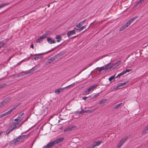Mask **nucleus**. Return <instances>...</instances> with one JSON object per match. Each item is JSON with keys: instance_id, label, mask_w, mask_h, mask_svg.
<instances>
[{"instance_id": "35", "label": "nucleus", "mask_w": 148, "mask_h": 148, "mask_svg": "<svg viewBox=\"0 0 148 148\" xmlns=\"http://www.w3.org/2000/svg\"><path fill=\"white\" fill-rule=\"evenodd\" d=\"M89 91L88 90V89H87L84 92V95H88L89 93Z\"/></svg>"}, {"instance_id": "15", "label": "nucleus", "mask_w": 148, "mask_h": 148, "mask_svg": "<svg viewBox=\"0 0 148 148\" xmlns=\"http://www.w3.org/2000/svg\"><path fill=\"white\" fill-rule=\"evenodd\" d=\"M64 91L63 88H59L56 90L55 92L56 94H59L60 92H62Z\"/></svg>"}, {"instance_id": "9", "label": "nucleus", "mask_w": 148, "mask_h": 148, "mask_svg": "<svg viewBox=\"0 0 148 148\" xmlns=\"http://www.w3.org/2000/svg\"><path fill=\"white\" fill-rule=\"evenodd\" d=\"M121 61H119L115 63L114 64H112V68L113 69L116 68L119 65L121 64Z\"/></svg>"}, {"instance_id": "50", "label": "nucleus", "mask_w": 148, "mask_h": 148, "mask_svg": "<svg viewBox=\"0 0 148 148\" xmlns=\"http://www.w3.org/2000/svg\"><path fill=\"white\" fill-rule=\"evenodd\" d=\"M3 117H4L3 114L0 115V119L2 118Z\"/></svg>"}, {"instance_id": "34", "label": "nucleus", "mask_w": 148, "mask_h": 148, "mask_svg": "<svg viewBox=\"0 0 148 148\" xmlns=\"http://www.w3.org/2000/svg\"><path fill=\"white\" fill-rule=\"evenodd\" d=\"M105 67H104V66H102L101 67L99 70V72H101V71H102L103 70H105Z\"/></svg>"}, {"instance_id": "1", "label": "nucleus", "mask_w": 148, "mask_h": 148, "mask_svg": "<svg viewBox=\"0 0 148 148\" xmlns=\"http://www.w3.org/2000/svg\"><path fill=\"white\" fill-rule=\"evenodd\" d=\"M27 119H26L25 121L21 123L18 122H13L12 123H10L9 125V127L13 130L16 128H18L20 125L24 123Z\"/></svg>"}, {"instance_id": "47", "label": "nucleus", "mask_w": 148, "mask_h": 148, "mask_svg": "<svg viewBox=\"0 0 148 148\" xmlns=\"http://www.w3.org/2000/svg\"><path fill=\"white\" fill-rule=\"evenodd\" d=\"M125 73H126L125 72V71H124L122 73H121V75H123L125 74Z\"/></svg>"}, {"instance_id": "42", "label": "nucleus", "mask_w": 148, "mask_h": 148, "mask_svg": "<svg viewBox=\"0 0 148 148\" xmlns=\"http://www.w3.org/2000/svg\"><path fill=\"white\" fill-rule=\"evenodd\" d=\"M144 0H139V1L137 2V4L139 5Z\"/></svg>"}, {"instance_id": "60", "label": "nucleus", "mask_w": 148, "mask_h": 148, "mask_svg": "<svg viewBox=\"0 0 148 148\" xmlns=\"http://www.w3.org/2000/svg\"><path fill=\"white\" fill-rule=\"evenodd\" d=\"M39 54H36L35 55H39Z\"/></svg>"}, {"instance_id": "38", "label": "nucleus", "mask_w": 148, "mask_h": 148, "mask_svg": "<svg viewBox=\"0 0 148 148\" xmlns=\"http://www.w3.org/2000/svg\"><path fill=\"white\" fill-rule=\"evenodd\" d=\"M41 57L40 56H36L34 58V59L35 60H37L39 59H40Z\"/></svg>"}, {"instance_id": "20", "label": "nucleus", "mask_w": 148, "mask_h": 148, "mask_svg": "<svg viewBox=\"0 0 148 148\" xmlns=\"http://www.w3.org/2000/svg\"><path fill=\"white\" fill-rule=\"evenodd\" d=\"M6 45L7 44L3 41L0 42V48L6 46Z\"/></svg>"}, {"instance_id": "40", "label": "nucleus", "mask_w": 148, "mask_h": 148, "mask_svg": "<svg viewBox=\"0 0 148 148\" xmlns=\"http://www.w3.org/2000/svg\"><path fill=\"white\" fill-rule=\"evenodd\" d=\"M114 77V76L113 75L111 76L109 78V80L110 81H111L112 79H113Z\"/></svg>"}, {"instance_id": "49", "label": "nucleus", "mask_w": 148, "mask_h": 148, "mask_svg": "<svg viewBox=\"0 0 148 148\" xmlns=\"http://www.w3.org/2000/svg\"><path fill=\"white\" fill-rule=\"evenodd\" d=\"M29 59V58H25L24 59V60H28ZM24 60H22L21 61V62H22L23 61H24Z\"/></svg>"}, {"instance_id": "19", "label": "nucleus", "mask_w": 148, "mask_h": 148, "mask_svg": "<svg viewBox=\"0 0 148 148\" xmlns=\"http://www.w3.org/2000/svg\"><path fill=\"white\" fill-rule=\"evenodd\" d=\"M96 87V86L95 85H93L91 86L90 88L88 89V90L90 92V91H92L94 89H95Z\"/></svg>"}, {"instance_id": "25", "label": "nucleus", "mask_w": 148, "mask_h": 148, "mask_svg": "<svg viewBox=\"0 0 148 148\" xmlns=\"http://www.w3.org/2000/svg\"><path fill=\"white\" fill-rule=\"evenodd\" d=\"M99 95V93H97L96 95H94L93 96H89V97H90L91 99H94V98H96Z\"/></svg>"}, {"instance_id": "52", "label": "nucleus", "mask_w": 148, "mask_h": 148, "mask_svg": "<svg viewBox=\"0 0 148 148\" xmlns=\"http://www.w3.org/2000/svg\"><path fill=\"white\" fill-rule=\"evenodd\" d=\"M121 75V73L119 74L116 76V77H119Z\"/></svg>"}, {"instance_id": "41", "label": "nucleus", "mask_w": 148, "mask_h": 148, "mask_svg": "<svg viewBox=\"0 0 148 148\" xmlns=\"http://www.w3.org/2000/svg\"><path fill=\"white\" fill-rule=\"evenodd\" d=\"M81 112H82V114L85 113V112H87L88 111L84 110L83 109L82 110H81L80 111Z\"/></svg>"}, {"instance_id": "5", "label": "nucleus", "mask_w": 148, "mask_h": 148, "mask_svg": "<svg viewBox=\"0 0 148 148\" xmlns=\"http://www.w3.org/2000/svg\"><path fill=\"white\" fill-rule=\"evenodd\" d=\"M55 145L56 144L53 140L52 142H50L47 145L44 146L42 148H49Z\"/></svg>"}, {"instance_id": "7", "label": "nucleus", "mask_w": 148, "mask_h": 148, "mask_svg": "<svg viewBox=\"0 0 148 148\" xmlns=\"http://www.w3.org/2000/svg\"><path fill=\"white\" fill-rule=\"evenodd\" d=\"M15 108L16 107H13L9 110L7 112L4 114H3L4 116H7L8 114H10L14 110Z\"/></svg>"}, {"instance_id": "11", "label": "nucleus", "mask_w": 148, "mask_h": 148, "mask_svg": "<svg viewBox=\"0 0 148 148\" xmlns=\"http://www.w3.org/2000/svg\"><path fill=\"white\" fill-rule=\"evenodd\" d=\"M76 127L74 126H73L71 127H69L66 128L64 130V132H70L73 129L75 128Z\"/></svg>"}, {"instance_id": "53", "label": "nucleus", "mask_w": 148, "mask_h": 148, "mask_svg": "<svg viewBox=\"0 0 148 148\" xmlns=\"http://www.w3.org/2000/svg\"><path fill=\"white\" fill-rule=\"evenodd\" d=\"M87 110L88 111V112H89L90 113L92 112V110Z\"/></svg>"}, {"instance_id": "51", "label": "nucleus", "mask_w": 148, "mask_h": 148, "mask_svg": "<svg viewBox=\"0 0 148 148\" xmlns=\"http://www.w3.org/2000/svg\"><path fill=\"white\" fill-rule=\"evenodd\" d=\"M30 47L33 49L34 48V45L33 44H32L30 46Z\"/></svg>"}, {"instance_id": "46", "label": "nucleus", "mask_w": 148, "mask_h": 148, "mask_svg": "<svg viewBox=\"0 0 148 148\" xmlns=\"http://www.w3.org/2000/svg\"><path fill=\"white\" fill-rule=\"evenodd\" d=\"M125 73H126L125 72V71H124L122 73H121V75H123L125 74Z\"/></svg>"}, {"instance_id": "10", "label": "nucleus", "mask_w": 148, "mask_h": 148, "mask_svg": "<svg viewBox=\"0 0 148 148\" xmlns=\"http://www.w3.org/2000/svg\"><path fill=\"white\" fill-rule=\"evenodd\" d=\"M47 40L48 43L50 44L56 43L54 40L51 38H47Z\"/></svg>"}, {"instance_id": "18", "label": "nucleus", "mask_w": 148, "mask_h": 148, "mask_svg": "<svg viewBox=\"0 0 148 148\" xmlns=\"http://www.w3.org/2000/svg\"><path fill=\"white\" fill-rule=\"evenodd\" d=\"M137 18V16H135V17H133L132 18L129 20L127 22L129 23V24L130 25L131 23H132Z\"/></svg>"}, {"instance_id": "56", "label": "nucleus", "mask_w": 148, "mask_h": 148, "mask_svg": "<svg viewBox=\"0 0 148 148\" xmlns=\"http://www.w3.org/2000/svg\"><path fill=\"white\" fill-rule=\"evenodd\" d=\"M95 110H96V109H94L92 110V111L93 112V111H95Z\"/></svg>"}, {"instance_id": "32", "label": "nucleus", "mask_w": 148, "mask_h": 148, "mask_svg": "<svg viewBox=\"0 0 148 148\" xmlns=\"http://www.w3.org/2000/svg\"><path fill=\"white\" fill-rule=\"evenodd\" d=\"M9 3H5L3 4H2L0 5V9L1 8H3L4 6L7 5H8Z\"/></svg>"}, {"instance_id": "39", "label": "nucleus", "mask_w": 148, "mask_h": 148, "mask_svg": "<svg viewBox=\"0 0 148 148\" xmlns=\"http://www.w3.org/2000/svg\"><path fill=\"white\" fill-rule=\"evenodd\" d=\"M31 73L30 70L26 72L24 74V75H27L29 74H30Z\"/></svg>"}, {"instance_id": "29", "label": "nucleus", "mask_w": 148, "mask_h": 148, "mask_svg": "<svg viewBox=\"0 0 148 148\" xmlns=\"http://www.w3.org/2000/svg\"><path fill=\"white\" fill-rule=\"evenodd\" d=\"M84 24L82 22V21L78 23L76 25V26L78 28H80V26L83 25Z\"/></svg>"}, {"instance_id": "13", "label": "nucleus", "mask_w": 148, "mask_h": 148, "mask_svg": "<svg viewBox=\"0 0 148 148\" xmlns=\"http://www.w3.org/2000/svg\"><path fill=\"white\" fill-rule=\"evenodd\" d=\"M24 114V113H22L21 114L19 115L17 118L15 119L14 121H20L22 119V116Z\"/></svg>"}, {"instance_id": "57", "label": "nucleus", "mask_w": 148, "mask_h": 148, "mask_svg": "<svg viewBox=\"0 0 148 148\" xmlns=\"http://www.w3.org/2000/svg\"><path fill=\"white\" fill-rule=\"evenodd\" d=\"M11 58L10 57V58L8 59V60H10Z\"/></svg>"}, {"instance_id": "36", "label": "nucleus", "mask_w": 148, "mask_h": 148, "mask_svg": "<svg viewBox=\"0 0 148 148\" xmlns=\"http://www.w3.org/2000/svg\"><path fill=\"white\" fill-rule=\"evenodd\" d=\"M95 147L94 143L90 145L89 148H94Z\"/></svg>"}, {"instance_id": "3", "label": "nucleus", "mask_w": 148, "mask_h": 148, "mask_svg": "<svg viewBox=\"0 0 148 148\" xmlns=\"http://www.w3.org/2000/svg\"><path fill=\"white\" fill-rule=\"evenodd\" d=\"M11 99L10 98H7L5 99L0 104V107H2L5 104L8 103L10 100Z\"/></svg>"}, {"instance_id": "21", "label": "nucleus", "mask_w": 148, "mask_h": 148, "mask_svg": "<svg viewBox=\"0 0 148 148\" xmlns=\"http://www.w3.org/2000/svg\"><path fill=\"white\" fill-rule=\"evenodd\" d=\"M102 143V142L101 141H98L97 142H94L93 143L94 144L95 146L99 145Z\"/></svg>"}, {"instance_id": "37", "label": "nucleus", "mask_w": 148, "mask_h": 148, "mask_svg": "<svg viewBox=\"0 0 148 148\" xmlns=\"http://www.w3.org/2000/svg\"><path fill=\"white\" fill-rule=\"evenodd\" d=\"M74 83H73V84H71L70 85H69L68 86H66V87H65L63 88L64 89L65 88H69L70 86H73V85H74Z\"/></svg>"}, {"instance_id": "28", "label": "nucleus", "mask_w": 148, "mask_h": 148, "mask_svg": "<svg viewBox=\"0 0 148 148\" xmlns=\"http://www.w3.org/2000/svg\"><path fill=\"white\" fill-rule=\"evenodd\" d=\"M127 27L126 26V25H124L121 27L119 29V31H122L125 29Z\"/></svg>"}, {"instance_id": "23", "label": "nucleus", "mask_w": 148, "mask_h": 148, "mask_svg": "<svg viewBox=\"0 0 148 148\" xmlns=\"http://www.w3.org/2000/svg\"><path fill=\"white\" fill-rule=\"evenodd\" d=\"M55 59L54 57H53L51 58L50 59L48 60V62H47V63H50L52 62L53 61L55 60Z\"/></svg>"}, {"instance_id": "48", "label": "nucleus", "mask_w": 148, "mask_h": 148, "mask_svg": "<svg viewBox=\"0 0 148 148\" xmlns=\"http://www.w3.org/2000/svg\"><path fill=\"white\" fill-rule=\"evenodd\" d=\"M88 98V97H83L82 99H84V100L86 101V99Z\"/></svg>"}, {"instance_id": "6", "label": "nucleus", "mask_w": 148, "mask_h": 148, "mask_svg": "<svg viewBox=\"0 0 148 148\" xmlns=\"http://www.w3.org/2000/svg\"><path fill=\"white\" fill-rule=\"evenodd\" d=\"M46 37V35L45 34H43L42 36H40L36 40L37 42L39 43L42 42L43 39L45 38Z\"/></svg>"}, {"instance_id": "45", "label": "nucleus", "mask_w": 148, "mask_h": 148, "mask_svg": "<svg viewBox=\"0 0 148 148\" xmlns=\"http://www.w3.org/2000/svg\"><path fill=\"white\" fill-rule=\"evenodd\" d=\"M125 25H126V26L127 27H128V26H129L130 25L129 23H128L127 22Z\"/></svg>"}, {"instance_id": "43", "label": "nucleus", "mask_w": 148, "mask_h": 148, "mask_svg": "<svg viewBox=\"0 0 148 148\" xmlns=\"http://www.w3.org/2000/svg\"><path fill=\"white\" fill-rule=\"evenodd\" d=\"M132 70V69H126L125 71V72L126 73L127 72H130V71H131Z\"/></svg>"}, {"instance_id": "33", "label": "nucleus", "mask_w": 148, "mask_h": 148, "mask_svg": "<svg viewBox=\"0 0 148 148\" xmlns=\"http://www.w3.org/2000/svg\"><path fill=\"white\" fill-rule=\"evenodd\" d=\"M79 28H80L79 29V31L80 32L83 29L86 28V26H82L81 27H80Z\"/></svg>"}, {"instance_id": "58", "label": "nucleus", "mask_w": 148, "mask_h": 148, "mask_svg": "<svg viewBox=\"0 0 148 148\" xmlns=\"http://www.w3.org/2000/svg\"><path fill=\"white\" fill-rule=\"evenodd\" d=\"M11 58L10 57V58L8 59V60H10Z\"/></svg>"}, {"instance_id": "16", "label": "nucleus", "mask_w": 148, "mask_h": 148, "mask_svg": "<svg viewBox=\"0 0 148 148\" xmlns=\"http://www.w3.org/2000/svg\"><path fill=\"white\" fill-rule=\"evenodd\" d=\"M108 100L106 99H102L99 103V104H104L105 103H108Z\"/></svg>"}, {"instance_id": "59", "label": "nucleus", "mask_w": 148, "mask_h": 148, "mask_svg": "<svg viewBox=\"0 0 148 148\" xmlns=\"http://www.w3.org/2000/svg\"><path fill=\"white\" fill-rule=\"evenodd\" d=\"M13 56H11L10 57V58H12V57H13Z\"/></svg>"}, {"instance_id": "8", "label": "nucleus", "mask_w": 148, "mask_h": 148, "mask_svg": "<svg viewBox=\"0 0 148 148\" xmlns=\"http://www.w3.org/2000/svg\"><path fill=\"white\" fill-rule=\"evenodd\" d=\"M64 137H62L60 138H58L56 140H54V141L56 144H57L59 143L62 142L64 140Z\"/></svg>"}, {"instance_id": "61", "label": "nucleus", "mask_w": 148, "mask_h": 148, "mask_svg": "<svg viewBox=\"0 0 148 148\" xmlns=\"http://www.w3.org/2000/svg\"><path fill=\"white\" fill-rule=\"evenodd\" d=\"M50 51H49L48 52H50Z\"/></svg>"}, {"instance_id": "14", "label": "nucleus", "mask_w": 148, "mask_h": 148, "mask_svg": "<svg viewBox=\"0 0 148 148\" xmlns=\"http://www.w3.org/2000/svg\"><path fill=\"white\" fill-rule=\"evenodd\" d=\"M112 64L109 63L106 65L105 67V70L106 71L109 69H111L112 68Z\"/></svg>"}, {"instance_id": "26", "label": "nucleus", "mask_w": 148, "mask_h": 148, "mask_svg": "<svg viewBox=\"0 0 148 148\" xmlns=\"http://www.w3.org/2000/svg\"><path fill=\"white\" fill-rule=\"evenodd\" d=\"M95 60V61H93V62L91 64H90L88 66H87L83 70H84L87 69L88 68V67H89V66H91L92 64H93L94 63H95V62H97V61L98 60Z\"/></svg>"}, {"instance_id": "30", "label": "nucleus", "mask_w": 148, "mask_h": 148, "mask_svg": "<svg viewBox=\"0 0 148 148\" xmlns=\"http://www.w3.org/2000/svg\"><path fill=\"white\" fill-rule=\"evenodd\" d=\"M28 135H21L19 136L21 139L25 138V137H26V138H27L28 137Z\"/></svg>"}, {"instance_id": "44", "label": "nucleus", "mask_w": 148, "mask_h": 148, "mask_svg": "<svg viewBox=\"0 0 148 148\" xmlns=\"http://www.w3.org/2000/svg\"><path fill=\"white\" fill-rule=\"evenodd\" d=\"M75 113H76V114H82V112H81V111H75Z\"/></svg>"}, {"instance_id": "27", "label": "nucleus", "mask_w": 148, "mask_h": 148, "mask_svg": "<svg viewBox=\"0 0 148 148\" xmlns=\"http://www.w3.org/2000/svg\"><path fill=\"white\" fill-rule=\"evenodd\" d=\"M148 130V124L147 125L146 127H145L144 130L142 131V133L144 134Z\"/></svg>"}, {"instance_id": "4", "label": "nucleus", "mask_w": 148, "mask_h": 148, "mask_svg": "<svg viewBox=\"0 0 148 148\" xmlns=\"http://www.w3.org/2000/svg\"><path fill=\"white\" fill-rule=\"evenodd\" d=\"M21 140L20 138L18 137L11 141L10 143V144L11 145H13L14 144H17L20 142Z\"/></svg>"}, {"instance_id": "24", "label": "nucleus", "mask_w": 148, "mask_h": 148, "mask_svg": "<svg viewBox=\"0 0 148 148\" xmlns=\"http://www.w3.org/2000/svg\"><path fill=\"white\" fill-rule=\"evenodd\" d=\"M122 103H120L114 106L113 107V109H117L118 108H119L120 106L122 105Z\"/></svg>"}, {"instance_id": "55", "label": "nucleus", "mask_w": 148, "mask_h": 148, "mask_svg": "<svg viewBox=\"0 0 148 148\" xmlns=\"http://www.w3.org/2000/svg\"><path fill=\"white\" fill-rule=\"evenodd\" d=\"M86 20H84L83 21H82V22L83 23V24L85 22Z\"/></svg>"}, {"instance_id": "54", "label": "nucleus", "mask_w": 148, "mask_h": 148, "mask_svg": "<svg viewBox=\"0 0 148 148\" xmlns=\"http://www.w3.org/2000/svg\"><path fill=\"white\" fill-rule=\"evenodd\" d=\"M138 5L137 4V3H136V4L134 5V7H137V5Z\"/></svg>"}, {"instance_id": "12", "label": "nucleus", "mask_w": 148, "mask_h": 148, "mask_svg": "<svg viewBox=\"0 0 148 148\" xmlns=\"http://www.w3.org/2000/svg\"><path fill=\"white\" fill-rule=\"evenodd\" d=\"M75 34V30H73L68 32L67 34V35L68 37L69 38L73 34Z\"/></svg>"}, {"instance_id": "31", "label": "nucleus", "mask_w": 148, "mask_h": 148, "mask_svg": "<svg viewBox=\"0 0 148 148\" xmlns=\"http://www.w3.org/2000/svg\"><path fill=\"white\" fill-rule=\"evenodd\" d=\"M12 131L13 130L9 127V128L6 131V134H8L10 132Z\"/></svg>"}, {"instance_id": "2", "label": "nucleus", "mask_w": 148, "mask_h": 148, "mask_svg": "<svg viewBox=\"0 0 148 148\" xmlns=\"http://www.w3.org/2000/svg\"><path fill=\"white\" fill-rule=\"evenodd\" d=\"M127 137H126L125 138H123L121 140L119 141V142L118 144L117 145V148H120L121 146L125 142V141L127 140Z\"/></svg>"}, {"instance_id": "22", "label": "nucleus", "mask_w": 148, "mask_h": 148, "mask_svg": "<svg viewBox=\"0 0 148 148\" xmlns=\"http://www.w3.org/2000/svg\"><path fill=\"white\" fill-rule=\"evenodd\" d=\"M62 37L60 35H56V38L57 39V42H59L60 41V40L61 39Z\"/></svg>"}, {"instance_id": "17", "label": "nucleus", "mask_w": 148, "mask_h": 148, "mask_svg": "<svg viewBox=\"0 0 148 148\" xmlns=\"http://www.w3.org/2000/svg\"><path fill=\"white\" fill-rule=\"evenodd\" d=\"M127 82H125L123 83H119L117 85V86H116V88H118L119 87H121V86H123L125 85V84H127Z\"/></svg>"}]
</instances>
